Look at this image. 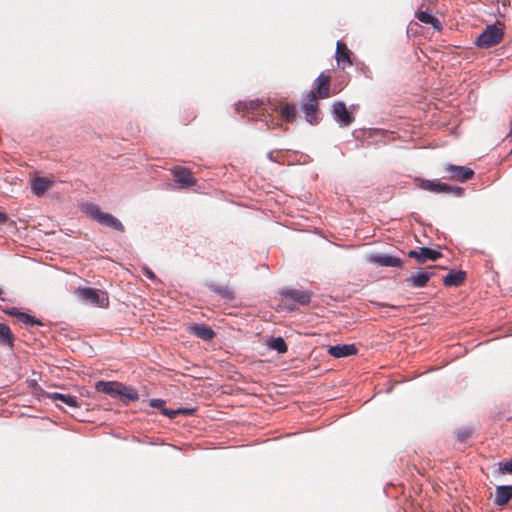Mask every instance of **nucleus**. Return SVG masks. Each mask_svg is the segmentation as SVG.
Listing matches in <instances>:
<instances>
[{
  "mask_svg": "<svg viewBox=\"0 0 512 512\" xmlns=\"http://www.w3.org/2000/svg\"><path fill=\"white\" fill-rule=\"evenodd\" d=\"M95 388L99 392L118 399L125 405L139 399V394L134 387L118 381H98L95 384Z\"/></svg>",
  "mask_w": 512,
  "mask_h": 512,
  "instance_id": "1",
  "label": "nucleus"
},
{
  "mask_svg": "<svg viewBox=\"0 0 512 512\" xmlns=\"http://www.w3.org/2000/svg\"><path fill=\"white\" fill-rule=\"evenodd\" d=\"M83 211L99 224L112 228L119 232H124L125 228L122 222L110 213L102 212L100 207L93 203H85L82 206Z\"/></svg>",
  "mask_w": 512,
  "mask_h": 512,
  "instance_id": "2",
  "label": "nucleus"
},
{
  "mask_svg": "<svg viewBox=\"0 0 512 512\" xmlns=\"http://www.w3.org/2000/svg\"><path fill=\"white\" fill-rule=\"evenodd\" d=\"M74 294L85 305H93L100 308L109 306V296L106 291L92 287H78Z\"/></svg>",
  "mask_w": 512,
  "mask_h": 512,
  "instance_id": "3",
  "label": "nucleus"
},
{
  "mask_svg": "<svg viewBox=\"0 0 512 512\" xmlns=\"http://www.w3.org/2000/svg\"><path fill=\"white\" fill-rule=\"evenodd\" d=\"M503 30L495 24L487 25L475 40V45L479 48L488 49L499 44L503 39Z\"/></svg>",
  "mask_w": 512,
  "mask_h": 512,
  "instance_id": "4",
  "label": "nucleus"
},
{
  "mask_svg": "<svg viewBox=\"0 0 512 512\" xmlns=\"http://www.w3.org/2000/svg\"><path fill=\"white\" fill-rule=\"evenodd\" d=\"M263 102L259 99L250 100L248 102H238L235 104L237 112H242L243 117H247L248 119H259L262 120V116L265 117L263 112ZM263 121L267 122L266 119Z\"/></svg>",
  "mask_w": 512,
  "mask_h": 512,
  "instance_id": "5",
  "label": "nucleus"
},
{
  "mask_svg": "<svg viewBox=\"0 0 512 512\" xmlns=\"http://www.w3.org/2000/svg\"><path fill=\"white\" fill-rule=\"evenodd\" d=\"M279 295L283 299H288L294 302V304L305 306L311 301V292L308 290H298L292 288H282L279 291Z\"/></svg>",
  "mask_w": 512,
  "mask_h": 512,
  "instance_id": "6",
  "label": "nucleus"
},
{
  "mask_svg": "<svg viewBox=\"0 0 512 512\" xmlns=\"http://www.w3.org/2000/svg\"><path fill=\"white\" fill-rule=\"evenodd\" d=\"M367 262L376 264L382 267H396L401 268L404 265V260L399 257L383 254V253H373L366 257Z\"/></svg>",
  "mask_w": 512,
  "mask_h": 512,
  "instance_id": "7",
  "label": "nucleus"
},
{
  "mask_svg": "<svg viewBox=\"0 0 512 512\" xmlns=\"http://www.w3.org/2000/svg\"><path fill=\"white\" fill-rule=\"evenodd\" d=\"M305 114V119L310 124L318 123L319 108L314 91H309L306 95V102L301 107Z\"/></svg>",
  "mask_w": 512,
  "mask_h": 512,
  "instance_id": "8",
  "label": "nucleus"
},
{
  "mask_svg": "<svg viewBox=\"0 0 512 512\" xmlns=\"http://www.w3.org/2000/svg\"><path fill=\"white\" fill-rule=\"evenodd\" d=\"M332 114L334 120L342 127L350 126L354 121V116L347 110L343 101H335L333 103Z\"/></svg>",
  "mask_w": 512,
  "mask_h": 512,
  "instance_id": "9",
  "label": "nucleus"
},
{
  "mask_svg": "<svg viewBox=\"0 0 512 512\" xmlns=\"http://www.w3.org/2000/svg\"><path fill=\"white\" fill-rule=\"evenodd\" d=\"M445 171L447 172V177L449 179L461 182L471 179L474 175V171L471 168L454 164H448Z\"/></svg>",
  "mask_w": 512,
  "mask_h": 512,
  "instance_id": "10",
  "label": "nucleus"
},
{
  "mask_svg": "<svg viewBox=\"0 0 512 512\" xmlns=\"http://www.w3.org/2000/svg\"><path fill=\"white\" fill-rule=\"evenodd\" d=\"M407 255L409 258H414L418 263L423 264L427 260L436 261L442 256V253L430 247H421L419 251L410 250Z\"/></svg>",
  "mask_w": 512,
  "mask_h": 512,
  "instance_id": "11",
  "label": "nucleus"
},
{
  "mask_svg": "<svg viewBox=\"0 0 512 512\" xmlns=\"http://www.w3.org/2000/svg\"><path fill=\"white\" fill-rule=\"evenodd\" d=\"M173 179L179 188L185 189L195 185L196 181L187 168L176 167L172 170Z\"/></svg>",
  "mask_w": 512,
  "mask_h": 512,
  "instance_id": "12",
  "label": "nucleus"
},
{
  "mask_svg": "<svg viewBox=\"0 0 512 512\" xmlns=\"http://www.w3.org/2000/svg\"><path fill=\"white\" fill-rule=\"evenodd\" d=\"M8 315L16 317L19 322L26 326H42L43 323L40 319L36 317L19 311L17 308H11L10 310L5 311Z\"/></svg>",
  "mask_w": 512,
  "mask_h": 512,
  "instance_id": "13",
  "label": "nucleus"
},
{
  "mask_svg": "<svg viewBox=\"0 0 512 512\" xmlns=\"http://www.w3.org/2000/svg\"><path fill=\"white\" fill-rule=\"evenodd\" d=\"M433 276V272L429 271H417L416 273L411 274L406 282L409 286L414 288H423L427 285L430 278Z\"/></svg>",
  "mask_w": 512,
  "mask_h": 512,
  "instance_id": "14",
  "label": "nucleus"
},
{
  "mask_svg": "<svg viewBox=\"0 0 512 512\" xmlns=\"http://www.w3.org/2000/svg\"><path fill=\"white\" fill-rule=\"evenodd\" d=\"M328 353L334 358L348 357L355 355L357 348L354 344L334 345L329 347Z\"/></svg>",
  "mask_w": 512,
  "mask_h": 512,
  "instance_id": "15",
  "label": "nucleus"
},
{
  "mask_svg": "<svg viewBox=\"0 0 512 512\" xmlns=\"http://www.w3.org/2000/svg\"><path fill=\"white\" fill-rule=\"evenodd\" d=\"M53 182L45 177L36 176L31 180V192L41 197L52 186Z\"/></svg>",
  "mask_w": 512,
  "mask_h": 512,
  "instance_id": "16",
  "label": "nucleus"
},
{
  "mask_svg": "<svg viewBox=\"0 0 512 512\" xmlns=\"http://www.w3.org/2000/svg\"><path fill=\"white\" fill-rule=\"evenodd\" d=\"M512 499V485H499L495 489L494 504L497 506L506 505Z\"/></svg>",
  "mask_w": 512,
  "mask_h": 512,
  "instance_id": "17",
  "label": "nucleus"
},
{
  "mask_svg": "<svg viewBox=\"0 0 512 512\" xmlns=\"http://www.w3.org/2000/svg\"><path fill=\"white\" fill-rule=\"evenodd\" d=\"M330 79V75L323 72L315 79V89L320 98L329 97Z\"/></svg>",
  "mask_w": 512,
  "mask_h": 512,
  "instance_id": "18",
  "label": "nucleus"
},
{
  "mask_svg": "<svg viewBox=\"0 0 512 512\" xmlns=\"http://www.w3.org/2000/svg\"><path fill=\"white\" fill-rule=\"evenodd\" d=\"M466 278V273L462 270H450L443 278V284L447 287H458Z\"/></svg>",
  "mask_w": 512,
  "mask_h": 512,
  "instance_id": "19",
  "label": "nucleus"
},
{
  "mask_svg": "<svg viewBox=\"0 0 512 512\" xmlns=\"http://www.w3.org/2000/svg\"><path fill=\"white\" fill-rule=\"evenodd\" d=\"M190 333L193 334L195 337L204 340L209 341L212 338L215 337L216 333L213 329H211L206 324H196L190 328Z\"/></svg>",
  "mask_w": 512,
  "mask_h": 512,
  "instance_id": "20",
  "label": "nucleus"
},
{
  "mask_svg": "<svg viewBox=\"0 0 512 512\" xmlns=\"http://www.w3.org/2000/svg\"><path fill=\"white\" fill-rule=\"evenodd\" d=\"M275 110L279 112L282 120L287 123H292L297 115V107L295 104L281 103L278 107L275 108Z\"/></svg>",
  "mask_w": 512,
  "mask_h": 512,
  "instance_id": "21",
  "label": "nucleus"
},
{
  "mask_svg": "<svg viewBox=\"0 0 512 512\" xmlns=\"http://www.w3.org/2000/svg\"><path fill=\"white\" fill-rule=\"evenodd\" d=\"M46 397L51 399L52 401L59 400L63 404L71 407V408H78L80 407L78 399L76 396H72L70 394H63L58 392H52V393H46Z\"/></svg>",
  "mask_w": 512,
  "mask_h": 512,
  "instance_id": "22",
  "label": "nucleus"
},
{
  "mask_svg": "<svg viewBox=\"0 0 512 512\" xmlns=\"http://www.w3.org/2000/svg\"><path fill=\"white\" fill-rule=\"evenodd\" d=\"M350 51L346 47L345 44L341 42H337L336 47V61L338 65H341L344 69L346 66L352 65V61L350 59Z\"/></svg>",
  "mask_w": 512,
  "mask_h": 512,
  "instance_id": "23",
  "label": "nucleus"
},
{
  "mask_svg": "<svg viewBox=\"0 0 512 512\" xmlns=\"http://www.w3.org/2000/svg\"><path fill=\"white\" fill-rule=\"evenodd\" d=\"M209 290L220 295L223 299L227 301H233L235 299V294L233 290L227 285H217V284H207L206 285Z\"/></svg>",
  "mask_w": 512,
  "mask_h": 512,
  "instance_id": "24",
  "label": "nucleus"
},
{
  "mask_svg": "<svg viewBox=\"0 0 512 512\" xmlns=\"http://www.w3.org/2000/svg\"><path fill=\"white\" fill-rule=\"evenodd\" d=\"M266 344L269 349L275 350L279 354H284L288 350L287 344L281 336L271 338Z\"/></svg>",
  "mask_w": 512,
  "mask_h": 512,
  "instance_id": "25",
  "label": "nucleus"
},
{
  "mask_svg": "<svg viewBox=\"0 0 512 512\" xmlns=\"http://www.w3.org/2000/svg\"><path fill=\"white\" fill-rule=\"evenodd\" d=\"M416 18L424 23V24H430L432 25L434 28L436 29H440L441 28V24L439 22V20L433 16L431 13L427 12V11H419L416 13Z\"/></svg>",
  "mask_w": 512,
  "mask_h": 512,
  "instance_id": "26",
  "label": "nucleus"
},
{
  "mask_svg": "<svg viewBox=\"0 0 512 512\" xmlns=\"http://www.w3.org/2000/svg\"><path fill=\"white\" fill-rule=\"evenodd\" d=\"M14 336L8 325L0 323V342L6 344L9 347L13 346Z\"/></svg>",
  "mask_w": 512,
  "mask_h": 512,
  "instance_id": "27",
  "label": "nucleus"
},
{
  "mask_svg": "<svg viewBox=\"0 0 512 512\" xmlns=\"http://www.w3.org/2000/svg\"><path fill=\"white\" fill-rule=\"evenodd\" d=\"M440 181L437 179L434 180H427V179H421L419 181L418 186L423 189L427 190L433 193H439L438 187H439Z\"/></svg>",
  "mask_w": 512,
  "mask_h": 512,
  "instance_id": "28",
  "label": "nucleus"
},
{
  "mask_svg": "<svg viewBox=\"0 0 512 512\" xmlns=\"http://www.w3.org/2000/svg\"><path fill=\"white\" fill-rule=\"evenodd\" d=\"M472 431L471 429L469 428H459L457 431H456V439L459 441V442H465L469 436L471 435Z\"/></svg>",
  "mask_w": 512,
  "mask_h": 512,
  "instance_id": "29",
  "label": "nucleus"
},
{
  "mask_svg": "<svg viewBox=\"0 0 512 512\" xmlns=\"http://www.w3.org/2000/svg\"><path fill=\"white\" fill-rule=\"evenodd\" d=\"M149 405L161 411L163 408H165V401L163 399L155 398L150 400Z\"/></svg>",
  "mask_w": 512,
  "mask_h": 512,
  "instance_id": "30",
  "label": "nucleus"
},
{
  "mask_svg": "<svg viewBox=\"0 0 512 512\" xmlns=\"http://www.w3.org/2000/svg\"><path fill=\"white\" fill-rule=\"evenodd\" d=\"M143 274L150 279L151 281H156V275L155 273L147 266H144L142 268Z\"/></svg>",
  "mask_w": 512,
  "mask_h": 512,
  "instance_id": "31",
  "label": "nucleus"
},
{
  "mask_svg": "<svg viewBox=\"0 0 512 512\" xmlns=\"http://www.w3.org/2000/svg\"><path fill=\"white\" fill-rule=\"evenodd\" d=\"M161 413L169 418H174L176 415L180 414V411H178V409L172 410V409L163 408L161 410Z\"/></svg>",
  "mask_w": 512,
  "mask_h": 512,
  "instance_id": "32",
  "label": "nucleus"
},
{
  "mask_svg": "<svg viewBox=\"0 0 512 512\" xmlns=\"http://www.w3.org/2000/svg\"><path fill=\"white\" fill-rule=\"evenodd\" d=\"M499 465H500V469L506 471L507 473L512 474V459H510L506 462L500 463Z\"/></svg>",
  "mask_w": 512,
  "mask_h": 512,
  "instance_id": "33",
  "label": "nucleus"
},
{
  "mask_svg": "<svg viewBox=\"0 0 512 512\" xmlns=\"http://www.w3.org/2000/svg\"><path fill=\"white\" fill-rule=\"evenodd\" d=\"M452 189V186L443 182H440L438 191L439 193H447L450 194V190Z\"/></svg>",
  "mask_w": 512,
  "mask_h": 512,
  "instance_id": "34",
  "label": "nucleus"
},
{
  "mask_svg": "<svg viewBox=\"0 0 512 512\" xmlns=\"http://www.w3.org/2000/svg\"><path fill=\"white\" fill-rule=\"evenodd\" d=\"M464 193V189L459 186H452V189L450 190V194H453L456 197H461Z\"/></svg>",
  "mask_w": 512,
  "mask_h": 512,
  "instance_id": "35",
  "label": "nucleus"
},
{
  "mask_svg": "<svg viewBox=\"0 0 512 512\" xmlns=\"http://www.w3.org/2000/svg\"><path fill=\"white\" fill-rule=\"evenodd\" d=\"M178 411H180V414H190L194 411V409L190 408H179Z\"/></svg>",
  "mask_w": 512,
  "mask_h": 512,
  "instance_id": "36",
  "label": "nucleus"
},
{
  "mask_svg": "<svg viewBox=\"0 0 512 512\" xmlns=\"http://www.w3.org/2000/svg\"><path fill=\"white\" fill-rule=\"evenodd\" d=\"M7 221V215L0 211V224H4Z\"/></svg>",
  "mask_w": 512,
  "mask_h": 512,
  "instance_id": "37",
  "label": "nucleus"
},
{
  "mask_svg": "<svg viewBox=\"0 0 512 512\" xmlns=\"http://www.w3.org/2000/svg\"><path fill=\"white\" fill-rule=\"evenodd\" d=\"M294 308H295L294 306H289L288 310L292 311V310H294Z\"/></svg>",
  "mask_w": 512,
  "mask_h": 512,
  "instance_id": "38",
  "label": "nucleus"
},
{
  "mask_svg": "<svg viewBox=\"0 0 512 512\" xmlns=\"http://www.w3.org/2000/svg\"><path fill=\"white\" fill-rule=\"evenodd\" d=\"M511 131H510V135H512V119H511Z\"/></svg>",
  "mask_w": 512,
  "mask_h": 512,
  "instance_id": "39",
  "label": "nucleus"
}]
</instances>
